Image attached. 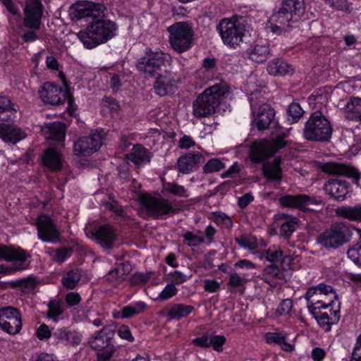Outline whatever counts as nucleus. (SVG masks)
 Instances as JSON below:
<instances>
[{
    "label": "nucleus",
    "mask_w": 361,
    "mask_h": 361,
    "mask_svg": "<svg viewBox=\"0 0 361 361\" xmlns=\"http://www.w3.org/2000/svg\"><path fill=\"white\" fill-rule=\"evenodd\" d=\"M348 118L361 122V98L352 97L346 105Z\"/></svg>",
    "instance_id": "42"
},
{
    "label": "nucleus",
    "mask_w": 361,
    "mask_h": 361,
    "mask_svg": "<svg viewBox=\"0 0 361 361\" xmlns=\"http://www.w3.org/2000/svg\"><path fill=\"white\" fill-rule=\"evenodd\" d=\"M246 54L251 61L262 63L268 59L270 55L269 46L268 43L255 44L247 49Z\"/></svg>",
    "instance_id": "32"
},
{
    "label": "nucleus",
    "mask_w": 361,
    "mask_h": 361,
    "mask_svg": "<svg viewBox=\"0 0 361 361\" xmlns=\"http://www.w3.org/2000/svg\"><path fill=\"white\" fill-rule=\"evenodd\" d=\"M293 306V300L290 298L283 299L281 301L276 310V314L279 316L288 314Z\"/></svg>",
    "instance_id": "62"
},
{
    "label": "nucleus",
    "mask_w": 361,
    "mask_h": 361,
    "mask_svg": "<svg viewBox=\"0 0 361 361\" xmlns=\"http://www.w3.org/2000/svg\"><path fill=\"white\" fill-rule=\"evenodd\" d=\"M35 285V279L32 276H29L27 278H23L18 280L11 281L10 286L13 288H27L33 287Z\"/></svg>",
    "instance_id": "61"
},
{
    "label": "nucleus",
    "mask_w": 361,
    "mask_h": 361,
    "mask_svg": "<svg viewBox=\"0 0 361 361\" xmlns=\"http://www.w3.org/2000/svg\"><path fill=\"white\" fill-rule=\"evenodd\" d=\"M178 292V290L173 283H168L161 292L159 294V299L161 301H166L173 296H175Z\"/></svg>",
    "instance_id": "58"
},
{
    "label": "nucleus",
    "mask_w": 361,
    "mask_h": 361,
    "mask_svg": "<svg viewBox=\"0 0 361 361\" xmlns=\"http://www.w3.org/2000/svg\"><path fill=\"white\" fill-rule=\"evenodd\" d=\"M258 94L260 92H253L248 97L251 110L254 112L258 109V114L255 118L257 128L259 130H264L269 128L275 116L274 109L268 104H260L258 100Z\"/></svg>",
    "instance_id": "14"
},
{
    "label": "nucleus",
    "mask_w": 361,
    "mask_h": 361,
    "mask_svg": "<svg viewBox=\"0 0 361 361\" xmlns=\"http://www.w3.org/2000/svg\"><path fill=\"white\" fill-rule=\"evenodd\" d=\"M283 255L281 250L271 249L269 247L262 253V258L271 263H277Z\"/></svg>",
    "instance_id": "59"
},
{
    "label": "nucleus",
    "mask_w": 361,
    "mask_h": 361,
    "mask_svg": "<svg viewBox=\"0 0 361 361\" xmlns=\"http://www.w3.org/2000/svg\"><path fill=\"white\" fill-rule=\"evenodd\" d=\"M139 202L141 211L153 219H163L180 211L168 200L147 192L140 196Z\"/></svg>",
    "instance_id": "9"
},
{
    "label": "nucleus",
    "mask_w": 361,
    "mask_h": 361,
    "mask_svg": "<svg viewBox=\"0 0 361 361\" xmlns=\"http://www.w3.org/2000/svg\"><path fill=\"white\" fill-rule=\"evenodd\" d=\"M204 161V157L200 153H188L178 158L177 169L180 173L188 174L195 171L200 164Z\"/></svg>",
    "instance_id": "23"
},
{
    "label": "nucleus",
    "mask_w": 361,
    "mask_h": 361,
    "mask_svg": "<svg viewBox=\"0 0 361 361\" xmlns=\"http://www.w3.org/2000/svg\"><path fill=\"white\" fill-rule=\"evenodd\" d=\"M59 78L62 82V87L64 90L63 95L68 98V106L66 107V111L71 117L75 118L77 116L76 111L78 105L75 104L73 94L71 91L70 82L67 80L65 73L63 71L59 73Z\"/></svg>",
    "instance_id": "34"
},
{
    "label": "nucleus",
    "mask_w": 361,
    "mask_h": 361,
    "mask_svg": "<svg viewBox=\"0 0 361 361\" xmlns=\"http://www.w3.org/2000/svg\"><path fill=\"white\" fill-rule=\"evenodd\" d=\"M324 190L333 199L343 201L351 192V186L346 180L331 178L325 183Z\"/></svg>",
    "instance_id": "21"
},
{
    "label": "nucleus",
    "mask_w": 361,
    "mask_h": 361,
    "mask_svg": "<svg viewBox=\"0 0 361 361\" xmlns=\"http://www.w3.org/2000/svg\"><path fill=\"white\" fill-rule=\"evenodd\" d=\"M102 111H108L111 116L118 114L121 106L119 102L111 96H104L102 100Z\"/></svg>",
    "instance_id": "44"
},
{
    "label": "nucleus",
    "mask_w": 361,
    "mask_h": 361,
    "mask_svg": "<svg viewBox=\"0 0 361 361\" xmlns=\"http://www.w3.org/2000/svg\"><path fill=\"white\" fill-rule=\"evenodd\" d=\"M322 170L328 174L348 178L357 188H361V171L352 165L330 161L324 164Z\"/></svg>",
    "instance_id": "17"
},
{
    "label": "nucleus",
    "mask_w": 361,
    "mask_h": 361,
    "mask_svg": "<svg viewBox=\"0 0 361 361\" xmlns=\"http://www.w3.org/2000/svg\"><path fill=\"white\" fill-rule=\"evenodd\" d=\"M353 230L349 224L336 222L319 233L316 241L322 249L334 250L350 241Z\"/></svg>",
    "instance_id": "7"
},
{
    "label": "nucleus",
    "mask_w": 361,
    "mask_h": 361,
    "mask_svg": "<svg viewBox=\"0 0 361 361\" xmlns=\"http://www.w3.org/2000/svg\"><path fill=\"white\" fill-rule=\"evenodd\" d=\"M230 93V85L223 80L206 88L192 102L194 116L200 118L219 112L221 104Z\"/></svg>",
    "instance_id": "1"
},
{
    "label": "nucleus",
    "mask_w": 361,
    "mask_h": 361,
    "mask_svg": "<svg viewBox=\"0 0 361 361\" xmlns=\"http://www.w3.org/2000/svg\"><path fill=\"white\" fill-rule=\"evenodd\" d=\"M182 236L185 243L189 247H198L204 243V237L198 236L190 231L185 232Z\"/></svg>",
    "instance_id": "53"
},
{
    "label": "nucleus",
    "mask_w": 361,
    "mask_h": 361,
    "mask_svg": "<svg viewBox=\"0 0 361 361\" xmlns=\"http://www.w3.org/2000/svg\"><path fill=\"white\" fill-rule=\"evenodd\" d=\"M305 11L304 0H282L279 8L273 11L267 22V27L274 34L279 35L286 27H294Z\"/></svg>",
    "instance_id": "2"
},
{
    "label": "nucleus",
    "mask_w": 361,
    "mask_h": 361,
    "mask_svg": "<svg viewBox=\"0 0 361 361\" xmlns=\"http://www.w3.org/2000/svg\"><path fill=\"white\" fill-rule=\"evenodd\" d=\"M226 338L224 335H212L210 337L209 348L218 353H222Z\"/></svg>",
    "instance_id": "56"
},
{
    "label": "nucleus",
    "mask_w": 361,
    "mask_h": 361,
    "mask_svg": "<svg viewBox=\"0 0 361 361\" xmlns=\"http://www.w3.org/2000/svg\"><path fill=\"white\" fill-rule=\"evenodd\" d=\"M172 49L181 54L188 51L194 44V31L188 22H177L168 27Z\"/></svg>",
    "instance_id": "11"
},
{
    "label": "nucleus",
    "mask_w": 361,
    "mask_h": 361,
    "mask_svg": "<svg viewBox=\"0 0 361 361\" xmlns=\"http://www.w3.org/2000/svg\"><path fill=\"white\" fill-rule=\"evenodd\" d=\"M22 320H19L18 322H13L0 318L1 329L2 331L10 335H16L19 334L22 329Z\"/></svg>",
    "instance_id": "47"
},
{
    "label": "nucleus",
    "mask_w": 361,
    "mask_h": 361,
    "mask_svg": "<svg viewBox=\"0 0 361 361\" xmlns=\"http://www.w3.org/2000/svg\"><path fill=\"white\" fill-rule=\"evenodd\" d=\"M63 87L54 82H45L40 85L38 95L41 101L47 105L59 106L66 102L68 105V98L63 95Z\"/></svg>",
    "instance_id": "15"
},
{
    "label": "nucleus",
    "mask_w": 361,
    "mask_h": 361,
    "mask_svg": "<svg viewBox=\"0 0 361 361\" xmlns=\"http://www.w3.org/2000/svg\"><path fill=\"white\" fill-rule=\"evenodd\" d=\"M118 26L111 20L104 19L103 13L87 25V29L79 32V37L86 49H91L104 44L116 35Z\"/></svg>",
    "instance_id": "3"
},
{
    "label": "nucleus",
    "mask_w": 361,
    "mask_h": 361,
    "mask_svg": "<svg viewBox=\"0 0 361 361\" xmlns=\"http://www.w3.org/2000/svg\"><path fill=\"white\" fill-rule=\"evenodd\" d=\"M26 133L20 128L9 123H0V138L5 142L15 145L25 139Z\"/></svg>",
    "instance_id": "27"
},
{
    "label": "nucleus",
    "mask_w": 361,
    "mask_h": 361,
    "mask_svg": "<svg viewBox=\"0 0 361 361\" xmlns=\"http://www.w3.org/2000/svg\"><path fill=\"white\" fill-rule=\"evenodd\" d=\"M307 198L305 194H298L295 195L286 194L279 198V203L283 208L298 209L302 212V204Z\"/></svg>",
    "instance_id": "36"
},
{
    "label": "nucleus",
    "mask_w": 361,
    "mask_h": 361,
    "mask_svg": "<svg viewBox=\"0 0 361 361\" xmlns=\"http://www.w3.org/2000/svg\"><path fill=\"white\" fill-rule=\"evenodd\" d=\"M247 283V280L245 277H241L236 272H233L229 276V279L227 282L228 288L232 291L233 289L237 288H244Z\"/></svg>",
    "instance_id": "54"
},
{
    "label": "nucleus",
    "mask_w": 361,
    "mask_h": 361,
    "mask_svg": "<svg viewBox=\"0 0 361 361\" xmlns=\"http://www.w3.org/2000/svg\"><path fill=\"white\" fill-rule=\"evenodd\" d=\"M116 329L111 326H104L102 330L94 333L91 342L92 348L97 351L96 361H110L116 350L114 338Z\"/></svg>",
    "instance_id": "10"
},
{
    "label": "nucleus",
    "mask_w": 361,
    "mask_h": 361,
    "mask_svg": "<svg viewBox=\"0 0 361 361\" xmlns=\"http://www.w3.org/2000/svg\"><path fill=\"white\" fill-rule=\"evenodd\" d=\"M49 137L59 142L63 141L66 137V126L60 122L52 123L48 127Z\"/></svg>",
    "instance_id": "45"
},
{
    "label": "nucleus",
    "mask_w": 361,
    "mask_h": 361,
    "mask_svg": "<svg viewBox=\"0 0 361 361\" xmlns=\"http://www.w3.org/2000/svg\"><path fill=\"white\" fill-rule=\"evenodd\" d=\"M170 61L171 56L169 54L159 48L147 47L143 56L136 61L135 68L145 78H152L164 73Z\"/></svg>",
    "instance_id": "6"
},
{
    "label": "nucleus",
    "mask_w": 361,
    "mask_h": 361,
    "mask_svg": "<svg viewBox=\"0 0 361 361\" xmlns=\"http://www.w3.org/2000/svg\"><path fill=\"white\" fill-rule=\"evenodd\" d=\"M102 143V135L99 133L81 137L74 142L73 153L78 157L90 156L100 149Z\"/></svg>",
    "instance_id": "19"
},
{
    "label": "nucleus",
    "mask_w": 361,
    "mask_h": 361,
    "mask_svg": "<svg viewBox=\"0 0 361 361\" xmlns=\"http://www.w3.org/2000/svg\"><path fill=\"white\" fill-rule=\"evenodd\" d=\"M288 132L276 133L269 139L255 140L249 147L248 158L252 164H258L267 161L281 149L290 147L291 141L287 138Z\"/></svg>",
    "instance_id": "4"
},
{
    "label": "nucleus",
    "mask_w": 361,
    "mask_h": 361,
    "mask_svg": "<svg viewBox=\"0 0 361 361\" xmlns=\"http://www.w3.org/2000/svg\"><path fill=\"white\" fill-rule=\"evenodd\" d=\"M225 168V164L218 158H212L203 166L204 173L217 172Z\"/></svg>",
    "instance_id": "50"
},
{
    "label": "nucleus",
    "mask_w": 361,
    "mask_h": 361,
    "mask_svg": "<svg viewBox=\"0 0 361 361\" xmlns=\"http://www.w3.org/2000/svg\"><path fill=\"white\" fill-rule=\"evenodd\" d=\"M267 71L270 75L275 77H289L295 73V68L284 59L276 58L268 63Z\"/></svg>",
    "instance_id": "25"
},
{
    "label": "nucleus",
    "mask_w": 361,
    "mask_h": 361,
    "mask_svg": "<svg viewBox=\"0 0 361 361\" xmlns=\"http://www.w3.org/2000/svg\"><path fill=\"white\" fill-rule=\"evenodd\" d=\"M147 307L144 301L133 302L122 307L121 310H114L112 317L116 319H130L145 312Z\"/></svg>",
    "instance_id": "28"
},
{
    "label": "nucleus",
    "mask_w": 361,
    "mask_h": 361,
    "mask_svg": "<svg viewBox=\"0 0 361 361\" xmlns=\"http://www.w3.org/2000/svg\"><path fill=\"white\" fill-rule=\"evenodd\" d=\"M98 244L104 249L110 250L117 238L114 228L109 224H104L92 233Z\"/></svg>",
    "instance_id": "26"
},
{
    "label": "nucleus",
    "mask_w": 361,
    "mask_h": 361,
    "mask_svg": "<svg viewBox=\"0 0 361 361\" xmlns=\"http://www.w3.org/2000/svg\"><path fill=\"white\" fill-rule=\"evenodd\" d=\"M53 338L58 343L76 347L80 344L82 336L80 332L71 330L68 327H62L56 329L53 332Z\"/></svg>",
    "instance_id": "24"
},
{
    "label": "nucleus",
    "mask_w": 361,
    "mask_h": 361,
    "mask_svg": "<svg viewBox=\"0 0 361 361\" xmlns=\"http://www.w3.org/2000/svg\"><path fill=\"white\" fill-rule=\"evenodd\" d=\"M104 6L90 1H77L68 9V16L73 22L85 21L90 24L97 16L103 13Z\"/></svg>",
    "instance_id": "12"
},
{
    "label": "nucleus",
    "mask_w": 361,
    "mask_h": 361,
    "mask_svg": "<svg viewBox=\"0 0 361 361\" xmlns=\"http://www.w3.org/2000/svg\"><path fill=\"white\" fill-rule=\"evenodd\" d=\"M340 302H338L336 308L329 309V314L326 312L319 310V307L310 306L309 313L317 321L318 325L325 332H329L333 325L338 323L340 315Z\"/></svg>",
    "instance_id": "18"
},
{
    "label": "nucleus",
    "mask_w": 361,
    "mask_h": 361,
    "mask_svg": "<svg viewBox=\"0 0 361 361\" xmlns=\"http://www.w3.org/2000/svg\"><path fill=\"white\" fill-rule=\"evenodd\" d=\"M211 219L217 225L224 226L226 228H231L233 226L231 217L222 212H212Z\"/></svg>",
    "instance_id": "48"
},
{
    "label": "nucleus",
    "mask_w": 361,
    "mask_h": 361,
    "mask_svg": "<svg viewBox=\"0 0 361 361\" xmlns=\"http://www.w3.org/2000/svg\"><path fill=\"white\" fill-rule=\"evenodd\" d=\"M210 336L209 332H204L201 336L191 340V344L201 348H209Z\"/></svg>",
    "instance_id": "63"
},
{
    "label": "nucleus",
    "mask_w": 361,
    "mask_h": 361,
    "mask_svg": "<svg viewBox=\"0 0 361 361\" xmlns=\"http://www.w3.org/2000/svg\"><path fill=\"white\" fill-rule=\"evenodd\" d=\"M63 158L56 147H49L41 155V164L50 171L57 172L62 169Z\"/></svg>",
    "instance_id": "22"
},
{
    "label": "nucleus",
    "mask_w": 361,
    "mask_h": 361,
    "mask_svg": "<svg viewBox=\"0 0 361 361\" xmlns=\"http://www.w3.org/2000/svg\"><path fill=\"white\" fill-rule=\"evenodd\" d=\"M73 247L69 246H61L54 251V261L60 264L66 262L73 252Z\"/></svg>",
    "instance_id": "49"
},
{
    "label": "nucleus",
    "mask_w": 361,
    "mask_h": 361,
    "mask_svg": "<svg viewBox=\"0 0 361 361\" xmlns=\"http://www.w3.org/2000/svg\"><path fill=\"white\" fill-rule=\"evenodd\" d=\"M23 25L25 27L38 30L41 25L43 5L40 0H32L24 9Z\"/></svg>",
    "instance_id": "20"
},
{
    "label": "nucleus",
    "mask_w": 361,
    "mask_h": 361,
    "mask_svg": "<svg viewBox=\"0 0 361 361\" xmlns=\"http://www.w3.org/2000/svg\"><path fill=\"white\" fill-rule=\"evenodd\" d=\"M65 303L68 308L75 307L80 304L82 300L80 295L77 292H69L64 298Z\"/></svg>",
    "instance_id": "64"
},
{
    "label": "nucleus",
    "mask_w": 361,
    "mask_h": 361,
    "mask_svg": "<svg viewBox=\"0 0 361 361\" xmlns=\"http://www.w3.org/2000/svg\"><path fill=\"white\" fill-rule=\"evenodd\" d=\"M48 310L47 312V317L52 319L54 322H57L59 317L64 312V308L62 303L59 300H51L47 304Z\"/></svg>",
    "instance_id": "43"
},
{
    "label": "nucleus",
    "mask_w": 361,
    "mask_h": 361,
    "mask_svg": "<svg viewBox=\"0 0 361 361\" xmlns=\"http://www.w3.org/2000/svg\"><path fill=\"white\" fill-rule=\"evenodd\" d=\"M31 257L30 253L20 247H13L0 244V259L13 262L11 271H23L29 269Z\"/></svg>",
    "instance_id": "13"
},
{
    "label": "nucleus",
    "mask_w": 361,
    "mask_h": 361,
    "mask_svg": "<svg viewBox=\"0 0 361 361\" xmlns=\"http://www.w3.org/2000/svg\"><path fill=\"white\" fill-rule=\"evenodd\" d=\"M281 219H286V221L280 227V234L284 238L288 239L293 233L296 231L299 220L297 217L286 214H283Z\"/></svg>",
    "instance_id": "40"
},
{
    "label": "nucleus",
    "mask_w": 361,
    "mask_h": 361,
    "mask_svg": "<svg viewBox=\"0 0 361 361\" xmlns=\"http://www.w3.org/2000/svg\"><path fill=\"white\" fill-rule=\"evenodd\" d=\"M0 318L5 320L18 322L22 320L20 311L13 306H5L0 307Z\"/></svg>",
    "instance_id": "46"
},
{
    "label": "nucleus",
    "mask_w": 361,
    "mask_h": 361,
    "mask_svg": "<svg viewBox=\"0 0 361 361\" xmlns=\"http://www.w3.org/2000/svg\"><path fill=\"white\" fill-rule=\"evenodd\" d=\"M194 309L195 307L190 305L173 303L166 310V316L172 320L179 321L189 316L193 312Z\"/></svg>",
    "instance_id": "33"
},
{
    "label": "nucleus",
    "mask_w": 361,
    "mask_h": 361,
    "mask_svg": "<svg viewBox=\"0 0 361 361\" xmlns=\"http://www.w3.org/2000/svg\"><path fill=\"white\" fill-rule=\"evenodd\" d=\"M81 277L82 269L73 267L63 272L61 283L66 288L73 290L77 287Z\"/></svg>",
    "instance_id": "37"
},
{
    "label": "nucleus",
    "mask_w": 361,
    "mask_h": 361,
    "mask_svg": "<svg viewBox=\"0 0 361 361\" xmlns=\"http://www.w3.org/2000/svg\"><path fill=\"white\" fill-rule=\"evenodd\" d=\"M162 191L166 195H171L178 197H188L189 193L188 190L183 185H179L175 181H163Z\"/></svg>",
    "instance_id": "39"
},
{
    "label": "nucleus",
    "mask_w": 361,
    "mask_h": 361,
    "mask_svg": "<svg viewBox=\"0 0 361 361\" xmlns=\"http://www.w3.org/2000/svg\"><path fill=\"white\" fill-rule=\"evenodd\" d=\"M360 240L354 247L350 248L347 252V255L356 265L361 267V229L357 230Z\"/></svg>",
    "instance_id": "51"
},
{
    "label": "nucleus",
    "mask_w": 361,
    "mask_h": 361,
    "mask_svg": "<svg viewBox=\"0 0 361 361\" xmlns=\"http://www.w3.org/2000/svg\"><path fill=\"white\" fill-rule=\"evenodd\" d=\"M38 238L44 243H56L61 240V233L53 219L47 214L38 216L35 220Z\"/></svg>",
    "instance_id": "16"
},
{
    "label": "nucleus",
    "mask_w": 361,
    "mask_h": 361,
    "mask_svg": "<svg viewBox=\"0 0 361 361\" xmlns=\"http://www.w3.org/2000/svg\"><path fill=\"white\" fill-rule=\"evenodd\" d=\"M281 270L276 263H271L264 267L263 276L264 281L267 279H276L280 278Z\"/></svg>",
    "instance_id": "55"
},
{
    "label": "nucleus",
    "mask_w": 361,
    "mask_h": 361,
    "mask_svg": "<svg viewBox=\"0 0 361 361\" xmlns=\"http://www.w3.org/2000/svg\"><path fill=\"white\" fill-rule=\"evenodd\" d=\"M155 78L154 82V90L155 94L160 97H164L168 94H173L176 92V87L173 83V80L168 76L161 73L157 76L153 77Z\"/></svg>",
    "instance_id": "29"
},
{
    "label": "nucleus",
    "mask_w": 361,
    "mask_h": 361,
    "mask_svg": "<svg viewBox=\"0 0 361 361\" xmlns=\"http://www.w3.org/2000/svg\"><path fill=\"white\" fill-rule=\"evenodd\" d=\"M235 240L240 247L250 250H255L258 245L257 238L254 236L241 235Z\"/></svg>",
    "instance_id": "52"
},
{
    "label": "nucleus",
    "mask_w": 361,
    "mask_h": 361,
    "mask_svg": "<svg viewBox=\"0 0 361 361\" xmlns=\"http://www.w3.org/2000/svg\"><path fill=\"white\" fill-rule=\"evenodd\" d=\"M262 174L269 183H280L282 179L281 167L275 166L273 164L262 163Z\"/></svg>",
    "instance_id": "38"
},
{
    "label": "nucleus",
    "mask_w": 361,
    "mask_h": 361,
    "mask_svg": "<svg viewBox=\"0 0 361 361\" xmlns=\"http://www.w3.org/2000/svg\"><path fill=\"white\" fill-rule=\"evenodd\" d=\"M216 30L224 45L236 49L243 42L248 31L247 20L246 17L238 15L223 18L216 25Z\"/></svg>",
    "instance_id": "5"
},
{
    "label": "nucleus",
    "mask_w": 361,
    "mask_h": 361,
    "mask_svg": "<svg viewBox=\"0 0 361 361\" xmlns=\"http://www.w3.org/2000/svg\"><path fill=\"white\" fill-rule=\"evenodd\" d=\"M18 106L7 95H0V121H13L16 117Z\"/></svg>",
    "instance_id": "30"
},
{
    "label": "nucleus",
    "mask_w": 361,
    "mask_h": 361,
    "mask_svg": "<svg viewBox=\"0 0 361 361\" xmlns=\"http://www.w3.org/2000/svg\"><path fill=\"white\" fill-rule=\"evenodd\" d=\"M336 214L350 221L361 222V204L338 207L336 209Z\"/></svg>",
    "instance_id": "35"
},
{
    "label": "nucleus",
    "mask_w": 361,
    "mask_h": 361,
    "mask_svg": "<svg viewBox=\"0 0 361 361\" xmlns=\"http://www.w3.org/2000/svg\"><path fill=\"white\" fill-rule=\"evenodd\" d=\"M204 73H214L217 70V59L213 56L205 57L202 62L201 68Z\"/></svg>",
    "instance_id": "60"
},
{
    "label": "nucleus",
    "mask_w": 361,
    "mask_h": 361,
    "mask_svg": "<svg viewBox=\"0 0 361 361\" xmlns=\"http://www.w3.org/2000/svg\"><path fill=\"white\" fill-rule=\"evenodd\" d=\"M286 335L283 332H267L264 334L265 342L270 345H279L283 342V338Z\"/></svg>",
    "instance_id": "57"
},
{
    "label": "nucleus",
    "mask_w": 361,
    "mask_h": 361,
    "mask_svg": "<svg viewBox=\"0 0 361 361\" xmlns=\"http://www.w3.org/2000/svg\"><path fill=\"white\" fill-rule=\"evenodd\" d=\"M333 127L329 118L321 111L311 113L305 123L303 137L310 142H326L331 139Z\"/></svg>",
    "instance_id": "8"
},
{
    "label": "nucleus",
    "mask_w": 361,
    "mask_h": 361,
    "mask_svg": "<svg viewBox=\"0 0 361 361\" xmlns=\"http://www.w3.org/2000/svg\"><path fill=\"white\" fill-rule=\"evenodd\" d=\"M305 114L299 103L292 102L286 111V122L288 125L298 123Z\"/></svg>",
    "instance_id": "41"
},
{
    "label": "nucleus",
    "mask_w": 361,
    "mask_h": 361,
    "mask_svg": "<svg viewBox=\"0 0 361 361\" xmlns=\"http://www.w3.org/2000/svg\"><path fill=\"white\" fill-rule=\"evenodd\" d=\"M125 158L133 162L136 166L150 161L148 149L141 144L134 145L132 150L125 155Z\"/></svg>",
    "instance_id": "31"
}]
</instances>
